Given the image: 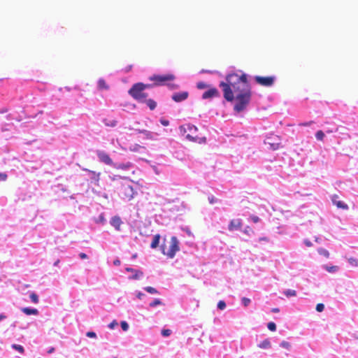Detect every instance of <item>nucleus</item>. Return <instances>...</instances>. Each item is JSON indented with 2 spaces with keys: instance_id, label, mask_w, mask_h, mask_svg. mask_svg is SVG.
<instances>
[{
  "instance_id": "nucleus-1",
  "label": "nucleus",
  "mask_w": 358,
  "mask_h": 358,
  "mask_svg": "<svg viewBox=\"0 0 358 358\" xmlns=\"http://www.w3.org/2000/svg\"><path fill=\"white\" fill-rule=\"evenodd\" d=\"M219 86L222 88L223 96L227 101H236L234 106L236 112L240 113L246 108L250 101L252 92L245 73H229L226 76V82H220Z\"/></svg>"
},
{
  "instance_id": "nucleus-2",
  "label": "nucleus",
  "mask_w": 358,
  "mask_h": 358,
  "mask_svg": "<svg viewBox=\"0 0 358 358\" xmlns=\"http://www.w3.org/2000/svg\"><path fill=\"white\" fill-rule=\"evenodd\" d=\"M169 243L168 247L164 243L162 245V252L169 258L172 259L175 257L176 252L180 250V242L177 237L172 236Z\"/></svg>"
},
{
  "instance_id": "nucleus-3",
  "label": "nucleus",
  "mask_w": 358,
  "mask_h": 358,
  "mask_svg": "<svg viewBox=\"0 0 358 358\" xmlns=\"http://www.w3.org/2000/svg\"><path fill=\"white\" fill-rule=\"evenodd\" d=\"M150 80L154 82V85L161 86L167 85L172 89L176 88L178 86L175 84H170L169 82L173 81L175 79V76L171 73L164 75H153L150 77Z\"/></svg>"
},
{
  "instance_id": "nucleus-4",
  "label": "nucleus",
  "mask_w": 358,
  "mask_h": 358,
  "mask_svg": "<svg viewBox=\"0 0 358 358\" xmlns=\"http://www.w3.org/2000/svg\"><path fill=\"white\" fill-rule=\"evenodd\" d=\"M129 94L138 102L145 101L148 96V94L144 92V85L142 83L134 84L129 90Z\"/></svg>"
},
{
  "instance_id": "nucleus-5",
  "label": "nucleus",
  "mask_w": 358,
  "mask_h": 358,
  "mask_svg": "<svg viewBox=\"0 0 358 358\" xmlns=\"http://www.w3.org/2000/svg\"><path fill=\"white\" fill-rule=\"evenodd\" d=\"M120 194L122 195L123 199L130 201L134 198L135 192L130 184L125 183L121 186Z\"/></svg>"
},
{
  "instance_id": "nucleus-6",
  "label": "nucleus",
  "mask_w": 358,
  "mask_h": 358,
  "mask_svg": "<svg viewBox=\"0 0 358 358\" xmlns=\"http://www.w3.org/2000/svg\"><path fill=\"white\" fill-rule=\"evenodd\" d=\"M255 82L264 87H271L273 85L275 81V77L274 76H256L254 78Z\"/></svg>"
},
{
  "instance_id": "nucleus-7",
  "label": "nucleus",
  "mask_w": 358,
  "mask_h": 358,
  "mask_svg": "<svg viewBox=\"0 0 358 358\" xmlns=\"http://www.w3.org/2000/svg\"><path fill=\"white\" fill-rule=\"evenodd\" d=\"M266 143L269 145L271 149L276 150L280 148V139L278 136H270L266 138Z\"/></svg>"
},
{
  "instance_id": "nucleus-8",
  "label": "nucleus",
  "mask_w": 358,
  "mask_h": 358,
  "mask_svg": "<svg viewBox=\"0 0 358 358\" xmlns=\"http://www.w3.org/2000/svg\"><path fill=\"white\" fill-rule=\"evenodd\" d=\"M96 154H97V156H98L99 160L101 162H103L107 165L113 164V160L111 159L110 156L106 152H105L103 151L98 150Z\"/></svg>"
},
{
  "instance_id": "nucleus-9",
  "label": "nucleus",
  "mask_w": 358,
  "mask_h": 358,
  "mask_svg": "<svg viewBox=\"0 0 358 358\" xmlns=\"http://www.w3.org/2000/svg\"><path fill=\"white\" fill-rule=\"evenodd\" d=\"M220 96V92L215 87H211L206 92H205L203 95L202 98L203 99H210L213 97H218Z\"/></svg>"
},
{
  "instance_id": "nucleus-10",
  "label": "nucleus",
  "mask_w": 358,
  "mask_h": 358,
  "mask_svg": "<svg viewBox=\"0 0 358 358\" xmlns=\"http://www.w3.org/2000/svg\"><path fill=\"white\" fill-rule=\"evenodd\" d=\"M242 227V221L241 219H233L230 221L228 226L229 231H232L234 230L240 229Z\"/></svg>"
},
{
  "instance_id": "nucleus-11",
  "label": "nucleus",
  "mask_w": 358,
  "mask_h": 358,
  "mask_svg": "<svg viewBox=\"0 0 358 358\" xmlns=\"http://www.w3.org/2000/svg\"><path fill=\"white\" fill-rule=\"evenodd\" d=\"M339 197L338 195L334 194L331 198V201L338 208H341L343 210H348V206L343 201L338 200Z\"/></svg>"
},
{
  "instance_id": "nucleus-12",
  "label": "nucleus",
  "mask_w": 358,
  "mask_h": 358,
  "mask_svg": "<svg viewBox=\"0 0 358 358\" xmlns=\"http://www.w3.org/2000/svg\"><path fill=\"white\" fill-rule=\"evenodd\" d=\"M188 95L187 92H177L173 94L172 99L176 102H180L187 99Z\"/></svg>"
},
{
  "instance_id": "nucleus-13",
  "label": "nucleus",
  "mask_w": 358,
  "mask_h": 358,
  "mask_svg": "<svg viewBox=\"0 0 358 358\" xmlns=\"http://www.w3.org/2000/svg\"><path fill=\"white\" fill-rule=\"evenodd\" d=\"M85 171H87L91 175V179L92 180L94 181L95 182H98L100 178V173H96L94 171H91L87 169H83Z\"/></svg>"
},
{
  "instance_id": "nucleus-14",
  "label": "nucleus",
  "mask_w": 358,
  "mask_h": 358,
  "mask_svg": "<svg viewBox=\"0 0 358 358\" xmlns=\"http://www.w3.org/2000/svg\"><path fill=\"white\" fill-rule=\"evenodd\" d=\"M110 224L117 229L120 230L122 224L121 219L119 217H114L111 219Z\"/></svg>"
},
{
  "instance_id": "nucleus-15",
  "label": "nucleus",
  "mask_w": 358,
  "mask_h": 358,
  "mask_svg": "<svg viewBox=\"0 0 358 358\" xmlns=\"http://www.w3.org/2000/svg\"><path fill=\"white\" fill-rule=\"evenodd\" d=\"M160 238L161 236L159 234H155L153 236L152 241L150 244L151 248L155 249L159 246Z\"/></svg>"
},
{
  "instance_id": "nucleus-16",
  "label": "nucleus",
  "mask_w": 358,
  "mask_h": 358,
  "mask_svg": "<svg viewBox=\"0 0 358 358\" xmlns=\"http://www.w3.org/2000/svg\"><path fill=\"white\" fill-rule=\"evenodd\" d=\"M22 311L27 315H36L38 314V310L36 308H22Z\"/></svg>"
},
{
  "instance_id": "nucleus-17",
  "label": "nucleus",
  "mask_w": 358,
  "mask_h": 358,
  "mask_svg": "<svg viewBox=\"0 0 358 358\" xmlns=\"http://www.w3.org/2000/svg\"><path fill=\"white\" fill-rule=\"evenodd\" d=\"M132 166V164L131 162H127V163H121L119 164H117L115 166V168L117 169H122V170H127L129 168Z\"/></svg>"
},
{
  "instance_id": "nucleus-18",
  "label": "nucleus",
  "mask_w": 358,
  "mask_h": 358,
  "mask_svg": "<svg viewBox=\"0 0 358 358\" xmlns=\"http://www.w3.org/2000/svg\"><path fill=\"white\" fill-rule=\"evenodd\" d=\"M103 122L106 126L108 127H115L117 125V121L115 120L105 118L103 120Z\"/></svg>"
},
{
  "instance_id": "nucleus-19",
  "label": "nucleus",
  "mask_w": 358,
  "mask_h": 358,
  "mask_svg": "<svg viewBox=\"0 0 358 358\" xmlns=\"http://www.w3.org/2000/svg\"><path fill=\"white\" fill-rule=\"evenodd\" d=\"M186 138L191 141H193V142H199V143H202V142H205L206 141V138L203 137L202 138H198L197 137H194L192 136H191L190 134H187L186 136Z\"/></svg>"
},
{
  "instance_id": "nucleus-20",
  "label": "nucleus",
  "mask_w": 358,
  "mask_h": 358,
  "mask_svg": "<svg viewBox=\"0 0 358 358\" xmlns=\"http://www.w3.org/2000/svg\"><path fill=\"white\" fill-rule=\"evenodd\" d=\"M258 347L262 349L269 348L271 347V342L268 339H265L258 345Z\"/></svg>"
},
{
  "instance_id": "nucleus-21",
  "label": "nucleus",
  "mask_w": 358,
  "mask_h": 358,
  "mask_svg": "<svg viewBox=\"0 0 358 358\" xmlns=\"http://www.w3.org/2000/svg\"><path fill=\"white\" fill-rule=\"evenodd\" d=\"M145 102L146 103L147 106L149 107V108L151 110H153L154 109H155V108L157 106V103L153 99H146Z\"/></svg>"
},
{
  "instance_id": "nucleus-22",
  "label": "nucleus",
  "mask_w": 358,
  "mask_h": 358,
  "mask_svg": "<svg viewBox=\"0 0 358 358\" xmlns=\"http://www.w3.org/2000/svg\"><path fill=\"white\" fill-rule=\"evenodd\" d=\"M98 87L100 90H107L108 88V85L103 79H99L98 81Z\"/></svg>"
},
{
  "instance_id": "nucleus-23",
  "label": "nucleus",
  "mask_w": 358,
  "mask_h": 358,
  "mask_svg": "<svg viewBox=\"0 0 358 358\" xmlns=\"http://www.w3.org/2000/svg\"><path fill=\"white\" fill-rule=\"evenodd\" d=\"M29 297L33 303H38V296L36 293L31 292L29 295Z\"/></svg>"
},
{
  "instance_id": "nucleus-24",
  "label": "nucleus",
  "mask_w": 358,
  "mask_h": 358,
  "mask_svg": "<svg viewBox=\"0 0 358 358\" xmlns=\"http://www.w3.org/2000/svg\"><path fill=\"white\" fill-rule=\"evenodd\" d=\"M317 251L320 255L324 256L327 258L329 257V252L326 249L319 248Z\"/></svg>"
},
{
  "instance_id": "nucleus-25",
  "label": "nucleus",
  "mask_w": 358,
  "mask_h": 358,
  "mask_svg": "<svg viewBox=\"0 0 358 358\" xmlns=\"http://www.w3.org/2000/svg\"><path fill=\"white\" fill-rule=\"evenodd\" d=\"M12 348L13 349L17 350L21 354L24 353V348L22 345H20L13 344L12 345Z\"/></svg>"
},
{
  "instance_id": "nucleus-26",
  "label": "nucleus",
  "mask_w": 358,
  "mask_h": 358,
  "mask_svg": "<svg viewBox=\"0 0 358 358\" xmlns=\"http://www.w3.org/2000/svg\"><path fill=\"white\" fill-rule=\"evenodd\" d=\"M315 136L317 140L323 141L324 138V134L322 130H319L316 132Z\"/></svg>"
},
{
  "instance_id": "nucleus-27",
  "label": "nucleus",
  "mask_w": 358,
  "mask_h": 358,
  "mask_svg": "<svg viewBox=\"0 0 358 358\" xmlns=\"http://www.w3.org/2000/svg\"><path fill=\"white\" fill-rule=\"evenodd\" d=\"M284 294H285L286 296L290 297L296 296V292L295 290L293 289H287L284 292Z\"/></svg>"
},
{
  "instance_id": "nucleus-28",
  "label": "nucleus",
  "mask_w": 358,
  "mask_h": 358,
  "mask_svg": "<svg viewBox=\"0 0 358 358\" xmlns=\"http://www.w3.org/2000/svg\"><path fill=\"white\" fill-rule=\"evenodd\" d=\"M134 275L132 276V278L135 279V280L138 279L143 274V273L140 270H135L134 271Z\"/></svg>"
},
{
  "instance_id": "nucleus-29",
  "label": "nucleus",
  "mask_w": 358,
  "mask_h": 358,
  "mask_svg": "<svg viewBox=\"0 0 358 358\" xmlns=\"http://www.w3.org/2000/svg\"><path fill=\"white\" fill-rule=\"evenodd\" d=\"M144 289L150 294H158V291L152 287H145Z\"/></svg>"
},
{
  "instance_id": "nucleus-30",
  "label": "nucleus",
  "mask_w": 358,
  "mask_h": 358,
  "mask_svg": "<svg viewBox=\"0 0 358 358\" xmlns=\"http://www.w3.org/2000/svg\"><path fill=\"white\" fill-rule=\"evenodd\" d=\"M349 263L353 266H358V260L353 257H350L348 259Z\"/></svg>"
},
{
  "instance_id": "nucleus-31",
  "label": "nucleus",
  "mask_w": 358,
  "mask_h": 358,
  "mask_svg": "<svg viewBox=\"0 0 358 358\" xmlns=\"http://www.w3.org/2000/svg\"><path fill=\"white\" fill-rule=\"evenodd\" d=\"M267 327H268V329L271 331H275L276 329V325L274 322H270L268 323L267 324Z\"/></svg>"
},
{
  "instance_id": "nucleus-32",
  "label": "nucleus",
  "mask_w": 358,
  "mask_h": 358,
  "mask_svg": "<svg viewBox=\"0 0 358 358\" xmlns=\"http://www.w3.org/2000/svg\"><path fill=\"white\" fill-rule=\"evenodd\" d=\"M160 304H162L161 300L159 299H155L153 301H152L150 303V307H155L156 306H158V305H160Z\"/></svg>"
},
{
  "instance_id": "nucleus-33",
  "label": "nucleus",
  "mask_w": 358,
  "mask_h": 358,
  "mask_svg": "<svg viewBox=\"0 0 358 358\" xmlns=\"http://www.w3.org/2000/svg\"><path fill=\"white\" fill-rule=\"evenodd\" d=\"M196 87L198 89L203 90L207 88L208 85L203 82H199L196 84Z\"/></svg>"
},
{
  "instance_id": "nucleus-34",
  "label": "nucleus",
  "mask_w": 358,
  "mask_h": 358,
  "mask_svg": "<svg viewBox=\"0 0 358 358\" xmlns=\"http://www.w3.org/2000/svg\"><path fill=\"white\" fill-rule=\"evenodd\" d=\"M171 329H162V335L163 336H165V337L169 336L171 335Z\"/></svg>"
},
{
  "instance_id": "nucleus-35",
  "label": "nucleus",
  "mask_w": 358,
  "mask_h": 358,
  "mask_svg": "<svg viewBox=\"0 0 358 358\" xmlns=\"http://www.w3.org/2000/svg\"><path fill=\"white\" fill-rule=\"evenodd\" d=\"M120 325H121V327L123 331H126L128 330L129 329V325L127 323V322L125 321H122L121 323H120Z\"/></svg>"
},
{
  "instance_id": "nucleus-36",
  "label": "nucleus",
  "mask_w": 358,
  "mask_h": 358,
  "mask_svg": "<svg viewBox=\"0 0 358 358\" xmlns=\"http://www.w3.org/2000/svg\"><path fill=\"white\" fill-rule=\"evenodd\" d=\"M217 308L220 310H224L226 308V303L224 301H220L217 303Z\"/></svg>"
},
{
  "instance_id": "nucleus-37",
  "label": "nucleus",
  "mask_w": 358,
  "mask_h": 358,
  "mask_svg": "<svg viewBox=\"0 0 358 358\" xmlns=\"http://www.w3.org/2000/svg\"><path fill=\"white\" fill-rule=\"evenodd\" d=\"M326 269L329 272H336V271H338V268L336 266H330V267L326 266Z\"/></svg>"
},
{
  "instance_id": "nucleus-38",
  "label": "nucleus",
  "mask_w": 358,
  "mask_h": 358,
  "mask_svg": "<svg viewBox=\"0 0 358 358\" xmlns=\"http://www.w3.org/2000/svg\"><path fill=\"white\" fill-rule=\"evenodd\" d=\"M140 133H142V134H145L148 138H152V134L149 131L142 130V131H140Z\"/></svg>"
},
{
  "instance_id": "nucleus-39",
  "label": "nucleus",
  "mask_w": 358,
  "mask_h": 358,
  "mask_svg": "<svg viewBox=\"0 0 358 358\" xmlns=\"http://www.w3.org/2000/svg\"><path fill=\"white\" fill-rule=\"evenodd\" d=\"M324 306L323 303H317L316 306V310L317 312H322L324 310Z\"/></svg>"
},
{
  "instance_id": "nucleus-40",
  "label": "nucleus",
  "mask_w": 358,
  "mask_h": 358,
  "mask_svg": "<svg viewBox=\"0 0 358 358\" xmlns=\"http://www.w3.org/2000/svg\"><path fill=\"white\" fill-rule=\"evenodd\" d=\"M242 303L244 306H248L250 303V299L246 297L242 298Z\"/></svg>"
},
{
  "instance_id": "nucleus-41",
  "label": "nucleus",
  "mask_w": 358,
  "mask_h": 358,
  "mask_svg": "<svg viewBox=\"0 0 358 358\" xmlns=\"http://www.w3.org/2000/svg\"><path fill=\"white\" fill-rule=\"evenodd\" d=\"M7 174L5 173H0V181H6L7 180Z\"/></svg>"
},
{
  "instance_id": "nucleus-42",
  "label": "nucleus",
  "mask_w": 358,
  "mask_h": 358,
  "mask_svg": "<svg viewBox=\"0 0 358 358\" xmlns=\"http://www.w3.org/2000/svg\"><path fill=\"white\" fill-rule=\"evenodd\" d=\"M86 336L89 338H96V335L94 331L87 332Z\"/></svg>"
},
{
  "instance_id": "nucleus-43",
  "label": "nucleus",
  "mask_w": 358,
  "mask_h": 358,
  "mask_svg": "<svg viewBox=\"0 0 358 358\" xmlns=\"http://www.w3.org/2000/svg\"><path fill=\"white\" fill-rule=\"evenodd\" d=\"M117 325V322L116 320H113L112 322H110L109 324H108V327L110 329H113L115 326Z\"/></svg>"
},
{
  "instance_id": "nucleus-44",
  "label": "nucleus",
  "mask_w": 358,
  "mask_h": 358,
  "mask_svg": "<svg viewBox=\"0 0 358 358\" xmlns=\"http://www.w3.org/2000/svg\"><path fill=\"white\" fill-rule=\"evenodd\" d=\"M251 220L255 222V223H257L259 221V217L256 216V215H252L250 217Z\"/></svg>"
},
{
  "instance_id": "nucleus-45",
  "label": "nucleus",
  "mask_w": 358,
  "mask_h": 358,
  "mask_svg": "<svg viewBox=\"0 0 358 358\" xmlns=\"http://www.w3.org/2000/svg\"><path fill=\"white\" fill-rule=\"evenodd\" d=\"M280 345L283 348H289V343L288 342H286V341H282L280 344Z\"/></svg>"
},
{
  "instance_id": "nucleus-46",
  "label": "nucleus",
  "mask_w": 358,
  "mask_h": 358,
  "mask_svg": "<svg viewBox=\"0 0 358 358\" xmlns=\"http://www.w3.org/2000/svg\"><path fill=\"white\" fill-rule=\"evenodd\" d=\"M244 232L247 234H249L250 232H253L252 229L250 227H247L245 230H244Z\"/></svg>"
},
{
  "instance_id": "nucleus-47",
  "label": "nucleus",
  "mask_w": 358,
  "mask_h": 358,
  "mask_svg": "<svg viewBox=\"0 0 358 358\" xmlns=\"http://www.w3.org/2000/svg\"><path fill=\"white\" fill-rule=\"evenodd\" d=\"M313 122H314L313 121H310V122H303V123H301V124H300L299 125L306 127V126H309V125H310V124H313Z\"/></svg>"
},
{
  "instance_id": "nucleus-48",
  "label": "nucleus",
  "mask_w": 358,
  "mask_h": 358,
  "mask_svg": "<svg viewBox=\"0 0 358 358\" xmlns=\"http://www.w3.org/2000/svg\"><path fill=\"white\" fill-rule=\"evenodd\" d=\"M79 256L83 259H85L87 258V255L85 253H83V252L80 253Z\"/></svg>"
},
{
  "instance_id": "nucleus-49",
  "label": "nucleus",
  "mask_w": 358,
  "mask_h": 358,
  "mask_svg": "<svg viewBox=\"0 0 358 358\" xmlns=\"http://www.w3.org/2000/svg\"><path fill=\"white\" fill-rule=\"evenodd\" d=\"M113 264L115 266H120V261L118 259H117L114 260Z\"/></svg>"
},
{
  "instance_id": "nucleus-50",
  "label": "nucleus",
  "mask_w": 358,
  "mask_h": 358,
  "mask_svg": "<svg viewBox=\"0 0 358 358\" xmlns=\"http://www.w3.org/2000/svg\"><path fill=\"white\" fill-rule=\"evenodd\" d=\"M161 123L164 125V126H168L169 124V122L168 120H161Z\"/></svg>"
},
{
  "instance_id": "nucleus-51",
  "label": "nucleus",
  "mask_w": 358,
  "mask_h": 358,
  "mask_svg": "<svg viewBox=\"0 0 358 358\" xmlns=\"http://www.w3.org/2000/svg\"><path fill=\"white\" fill-rule=\"evenodd\" d=\"M143 85H144V90H145L146 88L152 87L154 85V84L153 85H151V84H143Z\"/></svg>"
},
{
  "instance_id": "nucleus-52",
  "label": "nucleus",
  "mask_w": 358,
  "mask_h": 358,
  "mask_svg": "<svg viewBox=\"0 0 358 358\" xmlns=\"http://www.w3.org/2000/svg\"><path fill=\"white\" fill-rule=\"evenodd\" d=\"M304 243H305V244H306L308 247H310V246L312 245V243H311V242H310V241H307V240H306V241H304Z\"/></svg>"
},
{
  "instance_id": "nucleus-53",
  "label": "nucleus",
  "mask_w": 358,
  "mask_h": 358,
  "mask_svg": "<svg viewBox=\"0 0 358 358\" xmlns=\"http://www.w3.org/2000/svg\"><path fill=\"white\" fill-rule=\"evenodd\" d=\"M280 310L278 308H273L271 309V312L273 313H279Z\"/></svg>"
},
{
  "instance_id": "nucleus-54",
  "label": "nucleus",
  "mask_w": 358,
  "mask_h": 358,
  "mask_svg": "<svg viewBox=\"0 0 358 358\" xmlns=\"http://www.w3.org/2000/svg\"><path fill=\"white\" fill-rule=\"evenodd\" d=\"M209 201L210 203H213L215 201V199L213 196H212L209 198Z\"/></svg>"
},
{
  "instance_id": "nucleus-55",
  "label": "nucleus",
  "mask_w": 358,
  "mask_h": 358,
  "mask_svg": "<svg viewBox=\"0 0 358 358\" xmlns=\"http://www.w3.org/2000/svg\"><path fill=\"white\" fill-rule=\"evenodd\" d=\"M144 296V294H143V293H141V292H138V293L137 294V297H138V299H141L142 298V296Z\"/></svg>"
},
{
  "instance_id": "nucleus-56",
  "label": "nucleus",
  "mask_w": 358,
  "mask_h": 358,
  "mask_svg": "<svg viewBox=\"0 0 358 358\" xmlns=\"http://www.w3.org/2000/svg\"><path fill=\"white\" fill-rule=\"evenodd\" d=\"M6 318V315L4 314H0V321Z\"/></svg>"
},
{
  "instance_id": "nucleus-57",
  "label": "nucleus",
  "mask_w": 358,
  "mask_h": 358,
  "mask_svg": "<svg viewBox=\"0 0 358 358\" xmlns=\"http://www.w3.org/2000/svg\"><path fill=\"white\" fill-rule=\"evenodd\" d=\"M55 351V348H51L48 351V354H51L53 352Z\"/></svg>"
},
{
  "instance_id": "nucleus-58",
  "label": "nucleus",
  "mask_w": 358,
  "mask_h": 358,
  "mask_svg": "<svg viewBox=\"0 0 358 358\" xmlns=\"http://www.w3.org/2000/svg\"><path fill=\"white\" fill-rule=\"evenodd\" d=\"M126 271L128 272H134L135 270L132 268H127Z\"/></svg>"
},
{
  "instance_id": "nucleus-59",
  "label": "nucleus",
  "mask_w": 358,
  "mask_h": 358,
  "mask_svg": "<svg viewBox=\"0 0 358 358\" xmlns=\"http://www.w3.org/2000/svg\"><path fill=\"white\" fill-rule=\"evenodd\" d=\"M59 260L56 261V262H55L54 265H55V266H57V265L59 264Z\"/></svg>"
},
{
  "instance_id": "nucleus-60",
  "label": "nucleus",
  "mask_w": 358,
  "mask_h": 358,
  "mask_svg": "<svg viewBox=\"0 0 358 358\" xmlns=\"http://www.w3.org/2000/svg\"><path fill=\"white\" fill-rule=\"evenodd\" d=\"M136 256H137V255H136V254L134 255H133V258H136Z\"/></svg>"
},
{
  "instance_id": "nucleus-61",
  "label": "nucleus",
  "mask_w": 358,
  "mask_h": 358,
  "mask_svg": "<svg viewBox=\"0 0 358 358\" xmlns=\"http://www.w3.org/2000/svg\"><path fill=\"white\" fill-rule=\"evenodd\" d=\"M115 358H117V357H115Z\"/></svg>"
}]
</instances>
